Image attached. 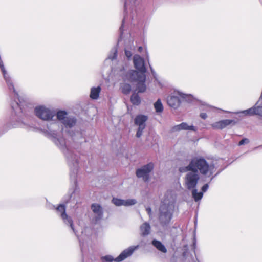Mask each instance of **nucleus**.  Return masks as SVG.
<instances>
[{
    "label": "nucleus",
    "mask_w": 262,
    "mask_h": 262,
    "mask_svg": "<svg viewBox=\"0 0 262 262\" xmlns=\"http://www.w3.org/2000/svg\"><path fill=\"white\" fill-rule=\"evenodd\" d=\"M136 70H130L126 74V79L132 83H135L136 90L138 93H144L146 90V67H135Z\"/></svg>",
    "instance_id": "f257e3e1"
},
{
    "label": "nucleus",
    "mask_w": 262,
    "mask_h": 262,
    "mask_svg": "<svg viewBox=\"0 0 262 262\" xmlns=\"http://www.w3.org/2000/svg\"><path fill=\"white\" fill-rule=\"evenodd\" d=\"M140 9V1L139 0H125L124 3V15L122 25L119 28V38L118 41L123 39V28L129 22H132L136 16Z\"/></svg>",
    "instance_id": "f03ea898"
},
{
    "label": "nucleus",
    "mask_w": 262,
    "mask_h": 262,
    "mask_svg": "<svg viewBox=\"0 0 262 262\" xmlns=\"http://www.w3.org/2000/svg\"><path fill=\"white\" fill-rule=\"evenodd\" d=\"M186 169L187 171H192L197 173L199 171L203 175L209 173V176H211L214 172V165L213 164H209L204 158H195L191 160Z\"/></svg>",
    "instance_id": "7ed1b4c3"
},
{
    "label": "nucleus",
    "mask_w": 262,
    "mask_h": 262,
    "mask_svg": "<svg viewBox=\"0 0 262 262\" xmlns=\"http://www.w3.org/2000/svg\"><path fill=\"white\" fill-rule=\"evenodd\" d=\"M154 167V163L150 162L141 168L137 169L136 172V176L139 178H142L145 182H148L149 180V173L153 170Z\"/></svg>",
    "instance_id": "20e7f679"
},
{
    "label": "nucleus",
    "mask_w": 262,
    "mask_h": 262,
    "mask_svg": "<svg viewBox=\"0 0 262 262\" xmlns=\"http://www.w3.org/2000/svg\"><path fill=\"white\" fill-rule=\"evenodd\" d=\"M160 216L159 219L161 223L164 225H166L170 221L172 214L170 211L169 209V205L166 204H162L160 206Z\"/></svg>",
    "instance_id": "39448f33"
},
{
    "label": "nucleus",
    "mask_w": 262,
    "mask_h": 262,
    "mask_svg": "<svg viewBox=\"0 0 262 262\" xmlns=\"http://www.w3.org/2000/svg\"><path fill=\"white\" fill-rule=\"evenodd\" d=\"M35 113L37 117L43 120H52L55 114L45 106H39L35 108Z\"/></svg>",
    "instance_id": "423d86ee"
},
{
    "label": "nucleus",
    "mask_w": 262,
    "mask_h": 262,
    "mask_svg": "<svg viewBox=\"0 0 262 262\" xmlns=\"http://www.w3.org/2000/svg\"><path fill=\"white\" fill-rule=\"evenodd\" d=\"M200 177L197 173L191 171L185 176V184L187 189L190 190L195 188Z\"/></svg>",
    "instance_id": "0eeeda50"
},
{
    "label": "nucleus",
    "mask_w": 262,
    "mask_h": 262,
    "mask_svg": "<svg viewBox=\"0 0 262 262\" xmlns=\"http://www.w3.org/2000/svg\"><path fill=\"white\" fill-rule=\"evenodd\" d=\"M148 119L147 116L144 115H138L134 119L135 124L138 126V129L136 133V136L138 138L140 137L143 130L146 127V122Z\"/></svg>",
    "instance_id": "6e6552de"
},
{
    "label": "nucleus",
    "mask_w": 262,
    "mask_h": 262,
    "mask_svg": "<svg viewBox=\"0 0 262 262\" xmlns=\"http://www.w3.org/2000/svg\"><path fill=\"white\" fill-rule=\"evenodd\" d=\"M134 251V249H128L124 250L117 257L113 258L110 255H106L102 257L103 262H112L113 261H121L127 257L130 256Z\"/></svg>",
    "instance_id": "1a4fd4ad"
},
{
    "label": "nucleus",
    "mask_w": 262,
    "mask_h": 262,
    "mask_svg": "<svg viewBox=\"0 0 262 262\" xmlns=\"http://www.w3.org/2000/svg\"><path fill=\"white\" fill-rule=\"evenodd\" d=\"M67 113L64 111H59L57 113L58 120L66 126L71 127L76 123V119L74 118H69L67 116Z\"/></svg>",
    "instance_id": "9d476101"
},
{
    "label": "nucleus",
    "mask_w": 262,
    "mask_h": 262,
    "mask_svg": "<svg viewBox=\"0 0 262 262\" xmlns=\"http://www.w3.org/2000/svg\"><path fill=\"white\" fill-rule=\"evenodd\" d=\"M118 49L116 46L114 47L110 50L107 57L104 60L106 66L113 65L117 63Z\"/></svg>",
    "instance_id": "9b49d317"
},
{
    "label": "nucleus",
    "mask_w": 262,
    "mask_h": 262,
    "mask_svg": "<svg viewBox=\"0 0 262 262\" xmlns=\"http://www.w3.org/2000/svg\"><path fill=\"white\" fill-rule=\"evenodd\" d=\"M235 124L236 121L234 120L225 119L215 122L211 126L215 129H223L229 125H234Z\"/></svg>",
    "instance_id": "f8f14e48"
},
{
    "label": "nucleus",
    "mask_w": 262,
    "mask_h": 262,
    "mask_svg": "<svg viewBox=\"0 0 262 262\" xmlns=\"http://www.w3.org/2000/svg\"><path fill=\"white\" fill-rule=\"evenodd\" d=\"M56 210L61 213V216L63 220H67L71 228L74 230L73 223L72 219L68 217L66 212V206L63 204L59 205L56 208Z\"/></svg>",
    "instance_id": "ddd939ff"
},
{
    "label": "nucleus",
    "mask_w": 262,
    "mask_h": 262,
    "mask_svg": "<svg viewBox=\"0 0 262 262\" xmlns=\"http://www.w3.org/2000/svg\"><path fill=\"white\" fill-rule=\"evenodd\" d=\"M112 202L116 206H119L121 205L129 206L135 204L136 201L134 199L123 200L118 198H113Z\"/></svg>",
    "instance_id": "4468645a"
},
{
    "label": "nucleus",
    "mask_w": 262,
    "mask_h": 262,
    "mask_svg": "<svg viewBox=\"0 0 262 262\" xmlns=\"http://www.w3.org/2000/svg\"><path fill=\"white\" fill-rule=\"evenodd\" d=\"M181 130H195V127L192 125H188L185 122H182L180 124L174 126L172 127V131L173 132L180 131Z\"/></svg>",
    "instance_id": "2eb2a0df"
},
{
    "label": "nucleus",
    "mask_w": 262,
    "mask_h": 262,
    "mask_svg": "<svg viewBox=\"0 0 262 262\" xmlns=\"http://www.w3.org/2000/svg\"><path fill=\"white\" fill-rule=\"evenodd\" d=\"M167 103L170 106L176 108L179 106L180 100L177 96H170L167 98Z\"/></svg>",
    "instance_id": "dca6fc26"
},
{
    "label": "nucleus",
    "mask_w": 262,
    "mask_h": 262,
    "mask_svg": "<svg viewBox=\"0 0 262 262\" xmlns=\"http://www.w3.org/2000/svg\"><path fill=\"white\" fill-rule=\"evenodd\" d=\"M134 66H146L144 59L138 54H135L133 57Z\"/></svg>",
    "instance_id": "f3484780"
},
{
    "label": "nucleus",
    "mask_w": 262,
    "mask_h": 262,
    "mask_svg": "<svg viewBox=\"0 0 262 262\" xmlns=\"http://www.w3.org/2000/svg\"><path fill=\"white\" fill-rule=\"evenodd\" d=\"M135 47L133 46H125L124 47V54L125 57L128 60H132L133 59V51H134Z\"/></svg>",
    "instance_id": "a211bd4d"
},
{
    "label": "nucleus",
    "mask_w": 262,
    "mask_h": 262,
    "mask_svg": "<svg viewBox=\"0 0 262 262\" xmlns=\"http://www.w3.org/2000/svg\"><path fill=\"white\" fill-rule=\"evenodd\" d=\"M101 90V87L99 86L93 87L91 90L90 98L92 99H97L99 98Z\"/></svg>",
    "instance_id": "6ab92c4d"
},
{
    "label": "nucleus",
    "mask_w": 262,
    "mask_h": 262,
    "mask_svg": "<svg viewBox=\"0 0 262 262\" xmlns=\"http://www.w3.org/2000/svg\"><path fill=\"white\" fill-rule=\"evenodd\" d=\"M2 69V71L4 75V77H5V79L7 82V85L9 86V88L10 89H12L13 91V92L16 93L15 90L14 89V85L13 84V83L12 81L11 80L9 77L7 76V73L6 71L4 69V67H1Z\"/></svg>",
    "instance_id": "aec40b11"
},
{
    "label": "nucleus",
    "mask_w": 262,
    "mask_h": 262,
    "mask_svg": "<svg viewBox=\"0 0 262 262\" xmlns=\"http://www.w3.org/2000/svg\"><path fill=\"white\" fill-rule=\"evenodd\" d=\"M140 230L142 236H147L150 233V226L149 224L146 222L143 223L140 227Z\"/></svg>",
    "instance_id": "412c9836"
},
{
    "label": "nucleus",
    "mask_w": 262,
    "mask_h": 262,
    "mask_svg": "<svg viewBox=\"0 0 262 262\" xmlns=\"http://www.w3.org/2000/svg\"><path fill=\"white\" fill-rule=\"evenodd\" d=\"M152 244L159 251L163 253H166L167 249L165 246L159 241L154 239Z\"/></svg>",
    "instance_id": "4be33fe9"
},
{
    "label": "nucleus",
    "mask_w": 262,
    "mask_h": 262,
    "mask_svg": "<svg viewBox=\"0 0 262 262\" xmlns=\"http://www.w3.org/2000/svg\"><path fill=\"white\" fill-rule=\"evenodd\" d=\"M120 89L123 94L127 95L131 91V85L128 83H122L120 85Z\"/></svg>",
    "instance_id": "5701e85b"
},
{
    "label": "nucleus",
    "mask_w": 262,
    "mask_h": 262,
    "mask_svg": "<svg viewBox=\"0 0 262 262\" xmlns=\"http://www.w3.org/2000/svg\"><path fill=\"white\" fill-rule=\"evenodd\" d=\"M130 101L133 105H138L141 102V99L138 94H133L131 96Z\"/></svg>",
    "instance_id": "b1692460"
},
{
    "label": "nucleus",
    "mask_w": 262,
    "mask_h": 262,
    "mask_svg": "<svg viewBox=\"0 0 262 262\" xmlns=\"http://www.w3.org/2000/svg\"><path fill=\"white\" fill-rule=\"evenodd\" d=\"M154 107L157 113H162L163 112V106L160 99H158L155 103Z\"/></svg>",
    "instance_id": "393cba45"
},
{
    "label": "nucleus",
    "mask_w": 262,
    "mask_h": 262,
    "mask_svg": "<svg viewBox=\"0 0 262 262\" xmlns=\"http://www.w3.org/2000/svg\"><path fill=\"white\" fill-rule=\"evenodd\" d=\"M192 194L195 201H198L203 197V193L202 192H198L197 190L195 188L192 189Z\"/></svg>",
    "instance_id": "a878e982"
},
{
    "label": "nucleus",
    "mask_w": 262,
    "mask_h": 262,
    "mask_svg": "<svg viewBox=\"0 0 262 262\" xmlns=\"http://www.w3.org/2000/svg\"><path fill=\"white\" fill-rule=\"evenodd\" d=\"M91 208L94 213H97L98 215H102V212L101 211V207L99 205L93 204L91 206Z\"/></svg>",
    "instance_id": "bb28decb"
},
{
    "label": "nucleus",
    "mask_w": 262,
    "mask_h": 262,
    "mask_svg": "<svg viewBox=\"0 0 262 262\" xmlns=\"http://www.w3.org/2000/svg\"><path fill=\"white\" fill-rule=\"evenodd\" d=\"M243 113L247 115L252 116L255 115V106L243 111Z\"/></svg>",
    "instance_id": "cd10ccee"
},
{
    "label": "nucleus",
    "mask_w": 262,
    "mask_h": 262,
    "mask_svg": "<svg viewBox=\"0 0 262 262\" xmlns=\"http://www.w3.org/2000/svg\"><path fill=\"white\" fill-rule=\"evenodd\" d=\"M255 115L262 116V106L255 107Z\"/></svg>",
    "instance_id": "c85d7f7f"
},
{
    "label": "nucleus",
    "mask_w": 262,
    "mask_h": 262,
    "mask_svg": "<svg viewBox=\"0 0 262 262\" xmlns=\"http://www.w3.org/2000/svg\"><path fill=\"white\" fill-rule=\"evenodd\" d=\"M249 143V140L247 138H244L242 139L238 143V145L241 146L244 144H247Z\"/></svg>",
    "instance_id": "c756f323"
},
{
    "label": "nucleus",
    "mask_w": 262,
    "mask_h": 262,
    "mask_svg": "<svg viewBox=\"0 0 262 262\" xmlns=\"http://www.w3.org/2000/svg\"><path fill=\"white\" fill-rule=\"evenodd\" d=\"M208 187H209V186H208V184H206L204 185L201 188L202 192L203 193V192L206 191L208 188Z\"/></svg>",
    "instance_id": "7c9ffc66"
},
{
    "label": "nucleus",
    "mask_w": 262,
    "mask_h": 262,
    "mask_svg": "<svg viewBox=\"0 0 262 262\" xmlns=\"http://www.w3.org/2000/svg\"><path fill=\"white\" fill-rule=\"evenodd\" d=\"M145 58L146 59L148 60V64L149 65V55H148V51L146 49H145Z\"/></svg>",
    "instance_id": "2f4dec72"
},
{
    "label": "nucleus",
    "mask_w": 262,
    "mask_h": 262,
    "mask_svg": "<svg viewBox=\"0 0 262 262\" xmlns=\"http://www.w3.org/2000/svg\"><path fill=\"white\" fill-rule=\"evenodd\" d=\"M200 116L201 118L205 119L207 117V115L205 113H202L200 114Z\"/></svg>",
    "instance_id": "473e14b6"
},
{
    "label": "nucleus",
    "mask_w": 262,
    "mask_h": 262,
    "mask_svg": "<svg viewBox=\"0 0 262 262\" xmlns=\"http://www.w3.org/2000/svg\"><path fill=\"white\" fill-rule=\"evenodd\" d=\"M146 211L148 213V214L150 215L151 213V209L149 207H148L146 208Z\"/></svg>",
    "instance_id": "72a5a7b5"
},
{
    "label": "nucleus",
    "mask_w": 262,
    "mask_h": 262,
    "mask_svg": "<svg viewBox=\"0 0 262 262\" xmlns=\"http://www.w3.org/2000/svg\"><path fill=\"white\" fill-rule=\"evenodd\" d=\"M143 50H144L143 48L142 47H141V46L139 47L138 48V52L141 53L142 52Z\"/></svg>",
    "instance_id": "f704fd0d"
},
{
    "label": "nucleus",
    "mask_w": 262,
    "mask_h": 262,
    "mask_svg": "<svg viewBox=\"0 0 262 262\" xmlns=\"http://www.w3.org/2000/svg\"><path fill=\"white\" fill-rule=\"evenodd\" d=\"M8 127V128H9V129H11V128H12V127H10V126H9V127Z\"/></svg>",
    "instance_id": "c9c22d12"
}]
</instances>
